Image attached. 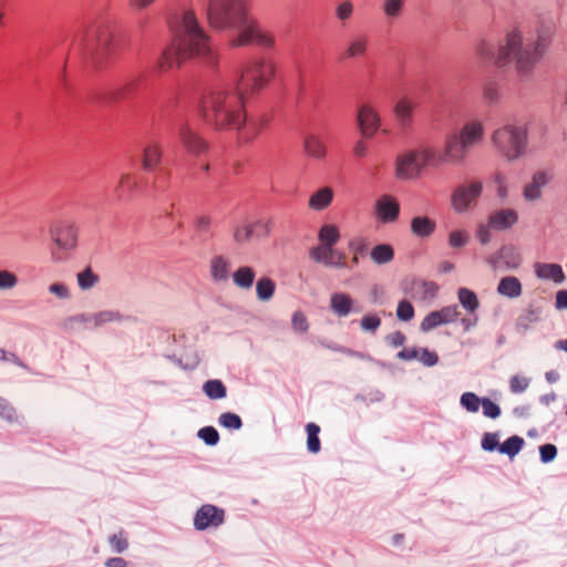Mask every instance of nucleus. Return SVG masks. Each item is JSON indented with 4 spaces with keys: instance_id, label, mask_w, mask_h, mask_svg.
I'll use <instances>...</instances> for the list:
<instances>
[{
    "instance_id": "nucleus-1",
    "label": "nucleus",
    "mask_w": 567,
    "mask_h": 567,
    "mask_svg": "<svg viewBox=\"0 0 567 567\" xmlns=\"http://www.w3.org/2000/svg\"><path fill=\"white\" fill-rule=\"evenodd\" d=\"M167 24L172 42L159 58L153 63H141L135 69L113 74L89 92L85 99L89 102L103 105L124 102L130 109L143 107L151 102L147 90L157 71L172 69L174 65H181L187 59L194 58L202 59L208 65H215L216 52L193 10L169 11Z\"/></svg>"
},
{
    "instance_id": "nucleus-2",
    "label": "nucleus",
    "mask_w": 567,
    "mask_h": 567,
    "mask_svg": "<svg viewBox=\"0 0 567 567\" xmlns=\"http://www.w3.org/2000/svg\"><path fill=\"white\" fill-rule=\"evenodd\" d=\"M275 68L265 60H254L236 71L230 82L194 83L197 113L215 128H233L244 142L254 140L262 122L248 120L243 111L245 100L264 87L274 76Z\"/></svg>"
},
{
    "instance_id": "nucleus-3",
    "label": "nucleus",
    "mask_w": 567,
    "mask_h": 567,
    "mask_svg": "<svg viewBox=\"0 0 567 567\" xmlns=\"http://www.w3.org/2000/svg\"><path fill=\"white\" fill-rule=\"evenodd\" d=\"M198 3L206 12L210 27L228 33L230 45H274L272 37L262 32L248 16L245 0H198Z\"/></svg>"
},
{
    "instance_id": "nucleus-4",
    "label": "nucleus",
    "mask_w": 567,
    "mask_h": 567,
    "mask_svg": "<svg viewBox=\"0 0 567 567\" xmlns=\"http://www.w3.org/2000/svg\"><path fill=\"white\" fill-rule=\"evenodd\" d=\"M550 35V27L538 29L535 40H524L518 31H512L498 44L482 41L476 52L483 62L494 63L498 68L515 62L517 73L524 79L528 76L534 65L542 59L549 45Z\"/></svg>"
},
{
    "instance_id": "nucleus-5",
    "label": "nucleus",
    "mask_w": 567,
    "mask_h": 567,
    "mask_svg": "<svg viewBox=\"0 0 567 567\" xmlns=\"http://www.w3.org/2000/svg\"><path fill=\"white\" fill-rule=\"evenodd\" d=\"M483 125L480 122H470L463 126L460 133L446 138L445 155H437L433 150L423 147L409 151L396 157L395 173L401 179H412L420 175L429 164H441L445 156L460 163L465 157L467 150L483 137Z\"/></svg>"
},
{
    "instance_id": "nucleus-6",
    "label": "nucleus",
    "mask_w": 567,
    "mask_h": 567,
    "mask_svg": "<svg viewBox=\"0 0 567 567\" xmlns=\"http://www.w3.org/2000/svg\"><path fill=\"white\" fill-rule=\"evenodd\" d=\"M76 50L83 62L100 68L115 51L114 35L103 23L87 28L76 40Z\"/></svg>"
},
{
    "instance_id": "nucleus-7",
    "label": "nucleus",
    "mask_w": 567,
    "mask_h": 567,
    "mask_svg": "<svg viewBox=\"0 0 567 567\" xmlns=\"http://www.w3.org/2000/svg\"><path fill=\"white\" fill-rule=\"evenodd\" d=\"M492 141L501 154L508 161H515L525 153L527 127L524 125L505 124L493 133Z\"/></svg>"
},
{
    "instance_id": "nucleus-8",
    "label": "nucleus",
    "mask_w": 567,
    "mask_h": 567,
    "mask_svg": "<svg viewBox=\"0 0 567 567\" xmlns=\"http://www.w3.org/2000/svg\"><path fill=\"white\" fill-rule=\"evenodd\" d=\"M162 156L163 152L157 144H148L143 151V171L146 173H155L151 186L155 197L165 194L171 176L169 171L161 166Z\"/></svg>"
},
{
    "instance_id": "nucleus-9",
    "label": "nucleus",
    "mask_w": 567,
    "mask_h": 567,
    "mask_svg": "<svg viewBox=\"0 0 567 567\" xmlns=\"http://www.w3.org/2000/svg\"><path fill=\"white\" fill-rule=\"evenodd\" d=\"M169 125L172 130L178 135L185 148L192 154H200L208 147L206 141L198 135V133L189 125L182 114L171 115Z\"/></svg>"
},
{
    "instance_id": "nucleus-10",
    "label": "nucleus",
    "mask_w": 567,
    "mask_h": 567,
    "mask_svg": "<svg viewBox=\"0 0 567 567\" xmlns=\"http://www.w3.org/2000/svg\"><path fill=\"white\" fill-rule=\"evenodd\" d=\"M483 184L478 181L457 186L451 197L452 207L457 214L467 213L482 195Z\"/></svg>"
},
{
    "instance_id": "nucleus-11",
    "label": "nucleus",
    "mask_w": 567,
    "mask_h": 567,
    "mask_svg": "<svg viewBox=\"0 0 567 567\" xmlns=\"http://www.w3.org/2000/svg\"><path fill=\"white\" fill-rule=\"evenodd\" d=\"M486 262L493 270H515L522 264V255L514 245L506 244L488 256Z\"/></svg>"
},
{
    "instance_id": "nucleus-12",
    "label": "nucleus",
    "mask_w": 567,
    "mask_h": 567,
    "mask_svg": "<svg viewBox=\"0 0 567 567\" xmlns=\"http://www.w3.org/2000/svg\"><path fill=\"white\" fill-rule=\"evenodd\" d=\"M225 522V511L212 504L202 505L194 515V527L203 532L208 528H217Z\"/></svg>"
},
{
    "instance_id": "nucleus-13",
    "label": "nucleus",
    "mask_w": 567,
    "mask_h": 567,
    "mask_svg": "<svg viewBox=\"0 0 567 567\" xmlns=\"http://www.w3.org/2000/svg\"><path fill=\"white\" fill-rule=\"evenodd\" d=\"M402 290L412 299L426 301L436 296L439 286L433 281L412 279L403 284Z\"/></svg>"
},
{
    "instance_id": "nucleus-14",
    "label": "nucleus",
    "mask_w": 567,
    "mask_h": 567,
    "mask_svg": "<svg viewBox=\"0 0 567 567\" xmlns=\"http://www.w3.org/2000/svg\"><path fill=\"white\" fill-rule=\"evenodd\" d=\"M51 236L56 246L62 250H71L76 245V229L66 221H60L51 228Z\"/></svg>"
},
{
    "instance_id": "nucleus-15",
    "label": "nucleus",
    "mask_w": 567,
    "mask_h": 567,
    "mask_svg": "<svg viewBox=\"0 0 567 567\" xmlns=\"http://www.w3.org/2000/svg\"><path fill=\"white\" fill-rule=\"evenodd\" d=\"M358 126L365 137H371L380 127V117L369 105H361L357 115Z\"/></svg>"
},
{
    "instance_id": "nucleus-16",
    "label": "nucleus",
    "mask_w": 567,
    "mask_h": 567,
    "mask_svg": "<svg viewBox=\"0 0 567 567\" xmlns=\"http://www.w3.org/2000/svg\"><path fill=\"white\" fill-rule=\"evenodd\" d=\"M551 179V175L546 171H537L532 176V181L527 183L524 187L523 195L526 200L534 202L542 197V188L545 187L549 181Z\"/></svg>"
},
{
    "instance_id": "nucleus-17",
    "label": "nucleus",
    "mask_w": 567,
    "mask_h": 567,
    "mask_svg": "<svg viewBox=\"0 0 567 567\" xmlns=\"http://www.w3.org/2000/svg\"><path fill=\"white\" fill-rule=\"evenodd\" d=\"M488 221L492 229L506 230L518 221V214L513 208L498 209L488 216Z\"/></svg>"
},
{
    "instance_id": "nucleus-18",
    "label": "nucleus",
    "mask_w": 567,
    "mask_h": 567,
    "mask_svg": "<svg viewBox=\"0 0 567 567\" xmlns=\"http://www.w3.org/2000/svg\"><path fill=\"white\" fill-rule=\"evenodd\" d=\"M377 215L383 223H392L400 214L399 203L389 195H383L375 205Z\"/></svg>"
},
{
    "instance_id": "nucleus-19",
    "label": "nucleus",
    "mask_w": 567,
    "mask_h": 567,
    "mask_svg": "<svg viewBox=\"0 0 567 567\" xmlns=\"http://www.w3.org/2000/svg\"><path fill=\"white\" fill-rule=\"evenodd\" d=\"M330 308L339 317H347L352 311L360 312L361 307H353V299L346 292H334L330 298Z\"/></svg>"
},
{
    "instance_id": "nucleus-20",
    "label": "nucleus",
    "mask_w": 567,
    "mask_h": 567,
    "mask_svg": "<svg viewBox=\"0 0 567 567\" xmlns=\"http://www.w3.org/2000/svg\"><path fill=\"white\" fill-rule=\"evenodd\" d=\"M542 317V309L530 303L525 310H523L516 319L515 329L518 333H526L532 324L538 322Z\"/></svg>"
},
{
    "instance_id": "nucleus-21",
    "label": "nucleus",
    "mask_w": 567,
    "mask_h": 567,
    "mask_svg": "<svg viewBox=\"0 0 567 567\" xmlns=\"http://www.w3.org/2000/svg\"><path fill=\"white\" fill-rule=\"evenodd\" d=\"M318 239L327 252L330 255L337 254V250L333 248L340 239V233L337 226L330 224L321 226L318 233Z\"/></svg>"
},
{
    "instance_id": "nucleus-22",
    "label": "nucleus",
    "mask_w": 567,
    "mask_h": 567,
    "mask_svg": "<svg viewBox=\"0 0 567 567\" xmlns=\"http://www.w3.org/2000/svg\"><path fill=\"white\" fill-rule=\"evenodd\" d=\"M536 276L540 279L553 280L556 284H561L565 280L563 268L558 264H542L535 265Z\"/></svg>"
},
{
    "instance_id": "nucleus-23",
    "label": "nucleus",
    "mask_w": 567,
    "mask_h": 567,
    "mask_svg": "<svg viewBox=\"0 0 567 567\" xmlns=\"http://www.w3.org/2000/svg\"><path fill=\"white\" fill-rule=\"evenodd\" d=\"M496 290L501 296L515 299L522 295L523 287L517 277L505 276L498 281Z\"/></svg>"
},
{
    "instance_id": "nucleus-24",
    "label": "nucleus",
    "mask_w": 567,
    "mask_h": 567,
    "mask_svg": "<svg viewBox=\"0 0 567 567\" xmlns=\"http://www.w3.org/2000/svg\"><path fill=\"white\" fill-rule=\"evenodd\" d=\"M202 391L210 400H223L227 396V388L220 379H208L203 383Z\"/></svg>"
},
{
    "instance_id": "nucleus-25",
    "label": "nucleus",
    "mask_w": 567,
    "mask_h": 567,
    "mask_svg": "<svg viewBox=\"0 0 567 567\" xmlns=\"http://www.w3.org/2000/svg\"><path fill=\"white\" fill-rule=\"evenodd\" d=\"M435 227V221L426 216H415L411 220V230L417 237H429Z\"/></svg>"
},
{
    "instance_id": "nucleus-26",
    "label": "nucleus",
    "mask_w": 567,
    "mask_h": 567,
    "mask_svg": "<svg viewBox=\"0 0 567 567\" xmlns=\"http://www.w3.org/2000/svg\"><path fill=\"white\" fill-rule=\"evenodd\" d=\"M457 298L461 306L468 312V315L475 313L480 307L477 295L468 288H458Z\"/></svg>"
},
{
    "instance_id": "nucleus-27",
    "label": "nucleus",
    "mask_w": 567,
    "mask_h": 567,
    "mask_svg": "<svg viewBox=\"0 0 567 567\" xmlns=\"http://www.w3.org/2000/svg\"><path fill=\"white\" fill-rule=\"evenodd\" d=\"M255 270L249 266H241L233 274L234 284L243 289H249L255 281Z\"/></svg>"
},
{
    "instance_id": "nucleus-28",
    "label": "nucleus",
    "mask_w": 567,
    "mask_h": 567,
    "mask_svg": "<svg viewBox=\"0 0 567 567\" xmlns=\"http://www.w3.org/2000/svg\"><path fill=\"white\" fill-rule=\"evenodd\" d=\"M370 257L377 265H385L393 260L394 249L390 244H378L371 249Z\"/></svg>"
},
{
    "instance_id": "nucleus-29",
    "label": "nucleus",
    "mask_w": 567,
    "mask_h": 567,
    "mask_svg": "<svg viewBox=\"0 0 567 567\" xmlns=\"http://www.w3.org/2000/svg\"><path fill=\"white\" fill-rule=\"evenodd\" d=\"M525 440L519 435H512L507 437L498 449V453L507 455L513 460L524 447Z\"/></svg>"
},
{
    "instance_id": "nucleus-30",
    "label": "nucleus",
    "mask_w": 567,
    "mask_h": 567,
    "mask_svg": "<svg viewBox=\"0 0 567 567\" xmlns=\"http://www.w3.org/2000/svg\"><path fill=\"white\" fill-rule=\"evenodd\" d=\"M333 198V192L330 187H322L317 190L309 199V206L312 209L321 210L328 207Z\"/></svg>"
},
{
    "instance_id": "nucleus-31",
    "label": "nucleus",
    "mask_w": 567,
    "mask_h": 567,
    "mask_svg": "<svg viewBox=\"0 0 567 567\" xmlns=\"http://www.w3.org/2000/svg\"><path fill=\"white\" fill-rule=\"evenodd\" d=\"M210 274L215 281L228 279L229 262L224 256H215L210 262Z\"/></svg>"
},
{
    "instance_id": "nucleus-32",
    "label": "nucleus",
    "mask_w": 567,
    "mask_h": 567,
    "mask_svg": "<svg viewBox=\"0 0 567 567\" xmlns=\"http://www.w3.org/2000/svg\"><path fill=\"white\" fill-rule=\"evenodd\" d=\"M276 284L269 277H261L256 282V293L260 301H268L272 298Z\"/></svg>"
},
{
    "instance_id": "nucleus-33",
    "label": "nucleus",
    "mask_w": 567,
    "mask_h": 567,
    "mask_svg": "<svg viewBox=\"0 0 567 567\" xmlns=\"http://www.w3.org/2000/svg\"><path fill=\"white\" fill-rule=\"evenodd\" d=\"M307 432V449L310 453H318L321 449V442L319 439L320 426L313 422L306 425Z\"/></svg>"
},
{
    "instance_id": "nucleus-34",
    "label": "nucleus",
    "mask_w": 567,
    "mask_h": 567,
    "mask_svg": "<svg viewBox=\"0 0 567 567\" xmlns=\"http://www.w3.org/2000/svg\"><path fill=\"white\" fill-rule=\"evenodd\" d=\"M305 148L309 155L317 158H322L326 155L323 142L315 134L305 137Z\"/></svg>"
},
{
    "instance_id": "nucleus-35",
    "label": "nucleus",
    "mask_w": 567,
    "mask_h": 567,
    "mask_svg": "<svg viewBox=\"0 0 567 567\" xmlns=\"http://www.w3.org/2000/svg\"><path fill=\"white\" fill-rule=\"evenodd\" d=\"M130 318L131 317L123 316L118 311L103 310V311L93 313V326H94V328H99L109 322L122 321L124 319H130Z\"/></svg>"
},
{
    "instance_id": "nucleus-36",
    "label": "nucleus",
    "mask_w": 567,
    "mask_h": 567,
    "mask_svg": "<svg viewBox=\"0 0 567 567\" xmlns=\"http://www.w3.org/2000/svg\"><path fill=\"white\" fill-rule=\"evenodd\" d=\"M196 237L198 241L206 243L212 236L210 233V218L208 216H198L194 220Z\"/></svg>"
},
{
    "instance_id": "nucleus-37",
    "label": "nucleus",
    "mask_w": 567,
    "mask_h": 567,
    "mask_svg": "<svg viewBox=\"0 0 567 567\" xmlns=\"http://www.w3.org/2000/svg\"><path fill=\"white\" fill-rule=\"evenodd\" d=\"M413 111V104L408 100L399 101L394 106V113L402 126H408Z\"/></svg>"
},
{
    "instance_id": "nucleus-38",
    "label": "nucleus",
    "mask_w": 567,
    "mask_h": 567,
    "mask_svg": "<svg viewBox=\"0 0 567 567\" xmlns=\"http://www.w3.org/2000/svg\"><path fill=\"white\" fill-rule=\"evenodd\" d=\"M78 285L82 290H89L99 282V276L93 272L91 267H86L84 270L76 275Z\"/></svg>"
},
{
    "instance_id": "nucleus-39",
    "label": "nucleus",
    "mask_w": 567,
    "mask_h": 567,
    "mask_svg": "<svg viewBox=\"0 0 567 567\" xmlns=\"http://www.w3.org/2000/svg\"><path fill=\"white\" fill-rule=\"evenodd\" d=\"M460 404L467 412L476 413L482 404V399L474 392H464L460 398Z\"/></svg>"
},
{
    "instance_id": "nucleus-40",
    "label": "nucleus",
    "mask_w": 567,
    "mask_h": 567,
    "mask_svg": "<svg viewBox=\"0 0 567 567\" xmlns=\"http://www.w3.org/2000/svg\"><path fill=\"white\" fill-rule=\"evenodd\" d=\"M218 423L220 426L228 429V430L238 431L243 427L241 417L234 412L221 413L218 417Z\"/></svg>"
},
{
    "instance_id": "nucleus-41",
    "label": "nucleus",
    "mask_w": 567,
    "mask_h": 567,
    "mask_svg": "<svg viewBox=\"0 0 567 567\" xmlns=\"http://www.w3.org/2000/svg\"><path fill=\"white\" fill-rule=\"evenodd\" d=\"M197 436L208 446L217 445L220 440L218 431L212 425L199 429Z\"/></svg>"
},
{
    "instance_id": "nucleus-42",
    "label": "nucleus",
    "mask_w": 567,
    "mask_h": 567,
    "mask_svg": "<svg viewBox=\"0 0 567 567\" xmlns=\"http://www.w3.org/2000/svg\"><path fill=\"white\" fill-rule=\"evenodd\" d=\"M0 417L9 423H20V417L14 406L2 396H0Z\"/></svg>"
},
{
    "instance_id": "nucleus-43",
    "label": "nucleus",
    "mask_w": 567,
    "mask_h": 567,
    "mask_svg": "<svg viewBox=\"0 0 567 567\" xmlns=\"http://www.w3.org/2000/svg\"><path fill=\"white\" fill-rule=\"evenodd\" d=\"M252 237H259V234H256L254 225L236 227L234 230V240L239 245L249 241Z\"/></svg>"
},
{
    "instance_id": "nucleus-44",
    "label": "nucleus",
    "mask_w": 567,
    "mask_h": 567,
    "mask_svg": "<svg viewBox=\"0 0 567 567\" xmlns=\"http://www.w3.org/2000/svg\"><path fill=\"white\" fill-rule=\"evenodd\" d=\"M481 446L486 452L497 451L501 446L498 432H486L482 436Z\"/></svg>"
},
{
    "instance_id": "nucleus-45",
    "label": "nucleus",
    "mask_w": 567,
    "mask_h": 567,
    "mask_svg": "<svg viewBox=\"0 0 567 567\" xmlns=\"http://www.w3.org/2000/svg\"><path fill=\"white\" fill-rule=\"evenodd\" d=\"M414 308L409 300L402 299L399 301L396 307V317L399 320L408 322L414 318Z\"/></svg>"
},
{
    "instance_id": "nucleus-46",
    "label": "nucleus",
    "mask_w": 567,
    "mask_h": 567,
    "mask_svg": "<svg viewBox=\"0 0 567 567\" xmlns=\"http://www.w3.org/2000/svg\"><path fill=\"white\" fill-rule=\"evenodd\" d=\"M442 324H444L443 320L440 317L439 312L435 310V311H431L430 313H427L425 316V318L422 320V322L420 324V329L423 332H429Z\"/></svg>"
},
{
    "instance_id": "nucleus-47",
    "label": "nucleus",
    "mask_w": 567,
    "mask_h": 567,
    "mask_svg": "<svg viewBox=\"0 0 567 567\" xmlns=\"http://www.w3.org/2000/svg\"><path fill=\"white\" fill-rule=\"evenodd\" d=\"M361 329L374 333L381 326V319L375 313L364 315L360 320Z\"/></svg>"
},
{
    "instance_id": "nucleus-48",
    "label": "nucleus",
    "mask_w": 567,
    "mask_h": 567,
    "mask_svg": "<svg viewBox=\"0 0 567 567\" xmlns=\"http://www.w3.org/2000/svg\"><path fill=\"white\" fill-rule=\"evenodd\" d=\"M367 39L363 37L353 39L346 51V56L354 58L363 54L367 49Z\"/></svg>"
},
{
    "instance_id": "nucleus-49",
    "label": "nucleus",
    "mask_w": 567,
    "mask_h": 567,
    "mask_svg": "<svg viewBox=\"0 0 567 567\" xmlns=\"http://www.w3.org/2000/svg\"><path fill=\"white\" fill-rule=\"evenodd\" d=\"M109 543L113 551L117 554L124 553L128 548V542L122 530L117 534H112L109 537Z\"/></svg>"
},
{
    "instance_id": "nucleus-50",
    "label": "nucleus",
    "mask_w": 567,
    "mask_h": 567,
    "mask_svg": "<svg viewBox=\"0 0 567 567\" xmlns=\"http://www.w3.org/2000/svg\"><path fill=\"white\" fill-rule=\"evenodd\" d=\"M404 0H384L383 12L388 18H396L400 16Z\"/></svg>"
},
{
    "instance_id": "nucleus-51",
    "label": "nucleus",
    "mask_w": 567,
    "mask_h": 567,
    "mask_svg": "<svg viewBox=\"0 0 567 567\" xmlns=\"http://www.w3.org/2000/svg\"><path fill=\"white\" fill-rule=\"evenodd\" d=\"M188 95V89H185L184 91H171L166 97L158 103V107L161 109H171L174 104H178V99L183 96V99H186Z\"/></svg>"
},
{
    "instance_id": "nucleus-52",
    "label": "nucleus",
    "mask_w": 567,
    "mask_h": 567,
    "mask_svg": "<svg viewBox=\"0 0 567 567\" xmlns=\"http://www.w3.org/2000/svg\"><path fill=\"white\" fill-rule=\"evenodd\" d=\"M483 414L489 419H497L502 410L497 403L492 401L489 398H482Z\"/></svg>"
},
{
    "instance_id": "nucleus-53",
    "label": "nucleus",
    "mask_w": 567,
    "mask_h": 567,
    "mask_svg": "<svg viewBox=\"0 0 567 567\" xmlns=\"http://www.w3.org/2000/svg\"><path fill=\"white\" fill-rule=\"evenodd\" d=\"M419 358L417 360L427 368L434 367L439 362V355L435 351H432L427 348H420L419 349Z\"/></svg>"
},
{
    "instance_id": "nucleus-54",
    "label": "nucleus",
    "mask_w": 567,
    "mask_h": 567,
    "mask_svg": "<svg viewBox=\"0 0 567 567\" xmlns=\"http://www.w3.org/2000/svg\"><path fill=\"white\" fill-rule=\"evenodd\" d=\"M530 379L520 375H513L509 380V390L512 393L518 394L526 391L529 386Z\"/></svg>"
},
{
    "instance_id": "nucleus-55",
    "label": "nucleus",
    "mask_w": 567,
    "mask_h": 567,
    "mask_svg": "<svg viewBox=\"0 0 567 567\" xmlns=\"http://www.w3.org/2000/svg\"><path fill=\"white\" fill-rule=\"evenodd\" d=\"M436 311L442 318L444 324L455 322L460 316V311L456 305L445 306Z\"/></svg>"
},
{
    "instance_id": "nucleus-56",
    "label": "nucleus",
    "mask_w": 567,
    "mask_h": 567,
    "mask_svg": "<svg viewBox=\"0 0 567 567\" xmlns=\"http://www.w3.org/2000/svg\"><path fill=\"white\" fill-rule=\"evenodd\" d=\"M90 322H93V313H79V315H74V316L69 317L64 321V329L65 330H72L74 328L75 323L86 324V323H90Z\"/></svg>"
},
{
    "instance_id": "nucleus-57",
    "label": "nucleus",
    "mask_w": 567,
    "mask_h": 567,
    "mask_svg": "<svg viewBox=\"0 0 567 567\" xmlns=\"http://www.w3.org/2000/svg\"><path fill=\"white\" fill-rule=\"evenodd\" d=\"M470 240V237L464 230H452L449 236V244L453 248L464 247Z\"/></svg>"
},
{
    "instance_id": "nucleus-58",
    "label": "nucleus",
    "mask_w": 567,
    "mask_h": 567,
    "mask_svg": "<svg viewBox=\"0 0 567 567\" xmlns=\"http://www.w3.org/2000/svg\"><path fill=\"white\" fill-rule=\"evenodd\" d=\"M557 447L555 444L546 443L539 446V457L545 464L553 462L557 456Z\"/></svg>"
},
{
    "instance_id": "nucleus-59",
    "label": "nucleus",
    "mask_w": 567,
    "mask_h": 567,
    "mask_svg": "<svg viewBox=\"0 0 567 567\" xmlns=\"http://www.w3.org/2000/svg\"><path fill=\"white\" fill-rule=\"evenodd\" d=\"M291 326L295 331L301 332V333L308 331V329H309L308 320H307L306 316L300 311H296L292 315Z\"/></svg>"
},
{
    "instance_id": "nucleus-60",
    "label": "nucleus",
    "mask_w": 567,
    "mask_h": 567,
    "mask_svg": "<svg viewBox=\"0 0 567 567\" xmlns=\"http://www.w3.org/2000/svg\"><path fill=\"white\" fill-rule=\"evenodd\" d=\"M329 255L330 254L327 252V250H324V248L321 245L317 246V247H312L309 250L310 258L312 260H315L316 262L323 264L324 266H327Z\"/></svg>"
},
{
    "instance_id": "nucleus-61",
    "label": "nucleus",
    "mask_w": 567,
    "mask_h": 567,
    "mask_svg": "<svg viewBox=\"0 0 567 567\" xmlns=\"http://www.w3.org/2000/svg\"><path fill=\"white\" fill-rule=\"evenodd\" d=\"M18 282L14 274L8 270H0V289H11Z\"/></svg>"
},
{
    "instance_id": "nucleus-62",
    "label": "nucleus",
    "mask_w": 567,
    "mask_h": 567,
    "mask_svg": "<svg viewBox=\"0 0 567 567\" xmlns=\"http://www.w3.org/2000/svg\"><path fill=\"white\" fill-rule=\"evenodd\" d=\"M491 229L489 221L487 224H478L476 237L482 245H487L491 241Z\"/></svg>"
},
{
    "instance_id": "nucleus-63",
    "label": "nucleus",
    "mask_w": 567,
    "mask_h": 567,
    "mask_svg": "<svg viewBox=\"0 0 567 567\" xmlns=\"http://www.w3.org/2000/svg\"><path fill=\"white\" fill-rule=\"evenodd\" d=\"M349 249L354 255H361L363 256L368 250V244L363 238H352L349 241Z\"/></svg>"
},
{
    "instance_id": "nucleus-64",
    "label": "nucleus",
    "mask_w": 567,
    "mask_h": 567,
    "mask_svg": "<svg viewBox=\"0 0 567 567\" xmlns=\"http://www.w3.org/2000/svg\"><path fill=\"white\" fill-rule=\"evenodd\" d=\"M353 12V4L350 1H344L340 3L336 9V14L340 20H347L351 17Z\"/></svg>"
}]
</instances>
